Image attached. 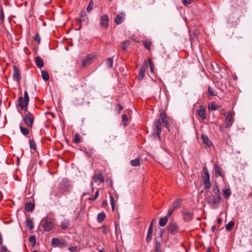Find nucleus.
Listing matches in <instances>:
<instances>
[{
	"label": "nucleus",
	"mask_w": 252,
	"mask_h": 252,
	"mask_svg": "<svg viewBox=\"0 0 252 252\" xmlns=\"http://www.w3.org/2000/svg\"><path fill=\"white\" fill-rule=\"evenodd\" d=\"M131 165L133 166H137L140 165V159L136 158L130 161Z\"/></svg>",
	"instance_id": "32"
},
{
	"label": "nucleus",
	"mask_w": 252,
	"mask_h": 252,
	"mask_svg": "<svg viewBox=\"0 0 252 252\" xmlns=\"http://www.w3.org/2000/svg\"><path fill=\"white\" fill-rule=\"evenodd\" d=\"M74 141L75 143H79L80 142V138L79 137V136L78 135V134H76L75 135H74Z\"/></svg>",
	"instance_id": "49"
},
{
	"label": "nucleus",
	"mask_w": 252,
	"mask_h": 252,
	"mask_svg": "<svg viewBox=\"0 0 252 252\" xmlns=\"http://www.w3.org/2000/svg\"><path fill=\"white\" fill-rule=\"evenodd\" d=\"M162 123L164 124V126L165 127L168 128L169 126V124L167 121L166 119H164V120L162 121Z\"/></svg>",
	"instance_id": "52"
},
{
	"label": "nucleus",
	"mask_w": 252,
	"mask_h": 252,
	"mask_svg": "<svg viewBox=\"0 0 252 252\" xmlns=\"http://www.w3.org/2000/svg\"><path fill=\"white\" fill-rule=\"evenodd\" d=\"M99 252H104L103 250H100Z\"/></svg>",
	"instance_id": "63"
},
{
	"label": "nucleus",
	"mask_w": 252,
	"mask_h": 252,
	"mask_svg": "<svg viewBox=\"0 0 252 252\" xmlns=\"http://www.w3.org/2000/svg\"><path fill=\"white\" fill-rule=\"evenodd\" d=\"M124 17V15L123 13L117 15L115 19V22L117 25H119L123 22V19Z\"/></svg>",
	"instance_id": "20"
},
{
	"label": "nucleus",
	"mask_w": 252,
	"mask_h": 252,
	"mask_svg": "<svg viewBox=\"0 0 252 252\" xmlns=\"http://www.w3.org/2000/svg\"><path fill=\"white\" fill-rule=\"evenodd\" d=\"M146 62H145L142 65V66H141L140 71L139 73V77H141V79H142L144 77V76L145 75V72H146Z\"/></svg>",
	"instance_id": "19"
},
{
	"label": "nucleus",
	"mask_w": 252,
	"mask_h": 252,
	"mask_svg": "<svg viewBox=\"0 0 252 252\" xmlns=\"http://www.w3.org/2000/svg\"><path fill=\"white\" fill-rule=\"evenodd\" d=\"M153 220H152L149 226L148 232L153 233Z\"/></svg>",
	"instance_id": "51"
},
{
	"label": "nucleus",
	"mask_w": 252,
	"mask_h": 252,
	"mask_svg": "<svg viewBox=\"0 0 252 252\" xmlns=\"http://www.w3.org/2000/svg\"><path fill=\"white\" fill-rule=\"evenodd\" d=\"M234 222L233 221H229L225 226L226 230L230 231L232 229L234 225Z\"/></svg>",
	"instance_id": "33"
},
{
	"label": "nucleus",
	"mask_w": 252,
	"mask_h": 252,
	"mask_svg": "<svg viewBox=\"0 0 252 252\" xmlns=\"http://www.w3.org/2000/svg\"><path fill=\"white\" fill-rule=\"evenodd\" d=\"M113 61L111 58L107 59L106 61V64L108 67H112L113 66Z\"/></svg>",
	"instance_id": "39"
},
{
	"label": "nucleus",
	"mask_w": 252,
	"mask_h": 252,
	"mask_svg": "<svg viewBox=\"0 0 252 252\" xmlns=\"http://www.w3.org/2000/svg\"><path fill=\"white\" fill-rule=\"evenodd\" d=\"M168 217L165 216L163 218H161L159 221V225L161 227H163L166 225L167 222Z\"/></svg>",
	"instance_id": "22"
},
{
	"label": "nucleus",
	"mask_w": 252,
	"mask_h": 252,
	"mask_svg": "<svg viewBox=\"0 0 252 252\" xmlns=\"http://www.w3.org/2000/svg\"><path fill=\"white\" fill-rule=\"evenodd\" d=\"M71 252H79L80 249L76 246H71L68 248Z\"/></svg>",
	"instance_id": "36"
},
{
	"label": "nucleus",
	"mask_w": 252,
	"mask_h": 252,
	"mask_svg": "<svg viewBox=\"0 0 252 252\" xmlns=\"http://www.w3.org/2000/svg\"><path fill=\"white\" fill-rule=\"evenodd\" d=\"M208 92L211 96H215L216 95L214 91L212 90L210 87L208 88Z\"/></svg>",
	"instance_id": "50"
},
{
	"label": "nucleus",
	"mask_w": 252,
	"mask_h": 252,
	"mask_svg": "<svg viewBox=\"0 0 252 252\" xmlns=\"http://www.w3.org/2000/svg\"><path fill=\"white\" fill-rule=\"evenodd\" d=\"M204 176H203V182L204 185L205 189H209L211 187V182L210 181V175L206 167L203 169Z\"/></svg>",
	"instance_id": "1"
},
{
	"label": "nucleus",
	"mask_w": 252,
	"mask_h": 252,
	"mask_svg": "<svg viewBox=\"0 0 252 252\" xmlns=\"http://www.w3.org/2000/svg\"><path fill=\"white\" fill-rule=\"evenodd\" d=\"M18 105L19 107L22 109H25V111H26L27 109V106L26 107L25 106L24 98L22 96H20L18 98Z\"/></svg>",
	"instance_id": "15"
},
{
	"label": "nucleus",
	"mask_w": 252,
	"mask_h": 252,
	"mask_svg": "<svg viewBox=\"0 0 252 252\" xmlns=\"http://www.w3.org/2000/svg\"><path fill=\"white\" fill-rule=\"evenodd\" d=\"M82 22H84L87 24L89 23L88 17L85 11L81 12L80 18L78 19L77 24L81 26Z\"/></svg>",
	"instance_id": "8"
},
{
	"label": "nucleus",
	"mask_w": 252,
	"mask_h": 252,
	"mask_svg": "<svg viewBox=\"0 0 252 252\" xmlns=\"http://www.w3.org/2000/svg\"><path fill=\"white\" fill-rule=\"evenodd\" d=\"M109 18L106 14L101 15L99 19V24L102 28L105 29L109 27Z\"/></svg>",
	"instance_id": "2"
},
{
	"label": "nucleus",
	"mask_w": 252,
	"mask_h": 252,
	"mask_svg": "<svg viewBox=\"0 0 252 252\" xmlns=\"http://www.w3.org/2000/svg\"><path fill=\"white\" fill-rule=\"evenodd\" d=\"M211 108L212 110H215L218 108V106L215 103H212L211 105Z\"/></svg>",
	"instance_id": "54"
},
{
	"label": "nucleus",
	"mask_w": 252,
	"mask_h": 252,
	"mask_svg": "<svg viewBox=\"0 0 252 252\" xmlns=\"http://www.w3.org/2000/svg\"><path fill=\"white\" fill-rule=\"evenodd\" d=\"M21 132L25 136H26L29 134L30 130L29 129L23 127L22 126H20Z\"/></svg>",
	"instance_id": "29"
},
{
	"label": "nucleus",
	"mask_w": 252,
	"mask_h": 252,
	"mask_svg": "<svg viewBox=\"0 0 252 252\" xmlns=\"http://www.w3.org/2000/svg\"><path fill=\"white\" fill-rule=\"evenodd\" d=\"M13 79L15 81L19 82L21 79V75L18 68L15 66H13Z\"/></svg>",
	"instance_id": "10"
},
{
	"label": "nucleus",
	"mask_w": 252,
	"mask_h": 252,
	"mask_svg": "<svg viewBox=\"0 0 252 252\" xmlns=\"http://www.w3.org/2000/svg\"><path fill=\"white\" fill-rule=\"evenodd\" d=\"M2 243V239L0 238V245Z\"/></svg>",
	"instance_id": "62"
},
{
	"label": "nucleus",
	"mask_w": 252,
	"mask_h": 252,
	"mask_svg": "<svg viewBox=\"0 0 252 252\" xmlns=\"http://www.w3.org/2000/svg\"><path fill=\"white\" fill-rule=\"evenodd\" d=\"M93 5H94V2L92 0H91L90 1L89 5L88 6V7L87 8V11L88 12H90L93 9Z\"/></svg>",
	"instance_id": "38"
},
{
	"label": "nucleus",
	"mask_w": 252,
	"mask_h": 252,
	"mask_svg": "<svg viewBox=\"0 0 252 252\" xmlns=\"http://www.w3.org/2000/svg\"><path fill=\"white\" fill-rule=\"evenodd\" d=\"M41 223L43 229L45 231H49L53 228L54 225L53 222L46 219H43L42 220Z\"/></svg>",
	"instance_id": "4"
},
{
	"label": "nucleus",
	"mask_w": 252,
	"mask_h": 252,
	"mask_svg": "<svg viewBox=\"0 0 252 252\" xmlns=\"http://www.w3.org/2000/svg\"><path fill=\"white\" fill-rule=\"evenodd\" d=\"M155 251H156V252H160V241H158L156 238H155Z\"/></svg>",
	"instance_id": "25"
},
{
	"label": "nucleus",
	"mask_w": 252,
	"mask_h": 252,
	"mask_svg": "<svg viewBox=\"0 0 252 252\" xmlns=\"http://www.w3.org/2000/svg\"><path fill=\"white\" fill-rule=\"evenodd\" d=\"M102 232L103 233L106 234L107 233V231L105 228L103 229Z\"/></svg>",
	"instance_id": "61"
},
{
	"label": "nucleus",
	"mask_w": 252,
	"mask_h": 252,
	"mask_svg": "<svg viewBox=\"0 0 252 252\" xmlns=\"http://www.w3.org/2000/svg\"><path fill=\"white\" fill-rule=\"evenodd\" d=\"M34 40L35 41H36L37 42H38V43H40V36L39 34H37L34 38Z\"/></svg>",
	"instance_id": "53"
},
{
	"label": "nucleus",
	"mask_w": 252,
	"mask_h": 252,
	"mask_svg": "<svg viewBox=\"0 0 252 252\" xmlns=\"http://www.w3.org/2000/svg\"><path fill=\"white\" fill-rule=\"evenodd\" d=\"M7 250L5 246H2L1 248V252H6Z\"/></svg>",
	"instance_id": "57"
},
{
	"label": "nucleus",
	"mask_w": 252,
	"mask_h": 252,
	"mask_svg": "<svg viewBox=\"0 0 252 252\" xmlns=\"http://www.w3.org/2000/svg\"><path fill=\"white\" fill-rule=\"evenodd\" d=\"M216 229V226L215 225L212 226V227L211 228V230L212 231H215Z\"/></svg>",
	"instance_id": "58"
},
{
	"label": "nucleus",
	"mask_w": 252,
	"mask_h": 252,
	"mask_svg": "<svg viewBox=\"0 0 252 252\" xmlns=\"http://www.w3.org/2000/svg\"><path fill=\"white\" fill-rule=\"evenodd\" d=\"M35 61L37 66L41 68L44 65L43 60L39 56H37L35 58Z\"/></svg>",
	"instance_id": "18"
},
{
	"label": "nucleus",
	"mask_w": 252,
	"mask_h": 252,
	"mask_svg": "<svg viewBox=\"0 0 252 252\" xmlns=\"http://www.w3.org/2000/svg\"><path fill=\"white\" fill-rule=\"evenodd\" d=\"M162 233H163V231H162V230H161L160 231V232L159 234L160 238H161V237H162Z\"/></svg>",
	"instance_id": "59"
},
{
	"label": "nucleus",
	"mask_w": 252,
	"mask_h": 252,
	"mask_svg": "<svg viewBox=\"0 0 252 252\" xmlns=\"http://www.w3.org/2000/svg\"><path fill=\"white\" fill-rule=\"evenodd\" d=\"M144 46H145V48H146L148 50H150V46H151V42H150L149 41L146 40V41H144Z\"/></svg>",
	"instance_id": "47"
},
{
	"label": "nucleus",
	"mask_w": 252,
	"mask_h": 252,
	"mask_svg": "<svg viewBox=\"0 0 252 252\" xmlns=\"http://www.w3.org/2000/svg\"><path fill=\"white\" fill-rule=\"evenodd\" d=\"M33 119L34 118L32 114L29 112H28L27 113L24 115L23 120L25 123L28 126H32L33 123Z\"/></svg>",
	"instance_id": "5"
},
{
	"label": "nucleus",
	"mask_w": 252,
	"mask_h": 252,
	"mask_svg": "<svg viewBox=\"0 0 252 252\" xmlns=\"http://www.w3.org/2000/svg\"><path fill=\"white\" fill-rule=\"evenodd\" d=\"M94 57V55L92 54L88 55L85 59L82 60L81 65L85 66L90 65L92 63Z\"/></svg>",
	"instance_id": "9"
},
{
	"label": "nucleus",
	"mask_w": 252,
	"mask_h": 252,
	"mask_svg": "<svg viewBox=\"0 0 252 252\" xmlns=\"http://www.w3.org/2000/svg\"><path fill=\"white\" fill-rule=\"evenodd\" d=\"M182 214L184 216L185 220L186 221H189L193 218V214L191 212H187V211H183Z\"/></svg>",
	"instance_id": "13"
},
{
	"label": "nucleus",
	"mask_w": 252,
	"mask_h": 252,
	"mask_svg": "<svg viewBox=\"0 0 252 252\" xmlns=\"http://www.w3.org/2000/svg\"><path fill=\"white\" fill-rule=\"evenodd\" d=\"M160 116L162 121L164 120V119H166V115L163 112H162L160 113Z\"/></svg>",
	"instance_id": "55"
},
{
	"label": "nucleus",
	"mask_w": 252,
	"mask_h": 252,
	"mask_svg": "<svg viewBox=\"0 0 252 252\" xmlns=\"http://www.w3.org/2000/svg\"><path fill=\"white\" fill-rule=\"evenodd\" d=\"M30 148L32 150H35L36 149V144L33 141V140H30Z\"/></svg>",
	"instance_id": "40"
},
{
	"label": "nucleus",
	"mask_w": 252,
	"mask_h": 252,
	"mask_svg": "<svg viewBox=\"0 0 252 252\" xmlns=\"http://www.w3.org/2000/svg\"><path fill=\"white\" fill-rule=\"evenodd\" d=\"M179 230L178 225L175 222L170 223L168 225V231L172 235L176 234Z\"/></svg>",
	"instance_id": "6"
},
{
	"label": "nucleus",
	"mask_w": 252,
	"mask_h": 252,
	"mask_svg": "<svg viewBox=\"0 0 252 252\" xmlns=\"http://www.w3.org/2000/svg\"><path fill=\"white\" fill-rule=\"evenodd\" d=\"M105 218V214L104 212L99 213L97 217V220L98 222L100 223L104 221Z\"/></svg>",
	"instance_id": "23"
},
{
	"label": "nucleus",
	"mask_w": 252,
	"mask_h": 252,
	"mask_svg": "<svg viewBox=\"0 0 252 252\" xmlns=\"http://www.w3.org/2000/svg\"><path fill=\"white\" fill-rule=\"evenodd\" d=\"M155 126L157 129V135L158 138L160 137L161 133V122L160 120H157L155 122Z\"/></svg>",
	"instance_id": "14"
},
{
	"label": "nucleus",
	"mask_w": 252,
	"mask_h": 252,
	"mask_svg": "<svg viewBox=\"0 0 252 252\" xmlns=\"http://www.w3.org/2000/svg\"><path fill=\"white\" fill-rule=\"evenodd\" d=\"M122 119L123 122H125L128 120L127 116L126 114L122 115Z\"/></svg>",
	"instance_id": "56"
},
{
	"label": "nucleus",
	"mask_w": 252,
	"mask_h": 252,
	"mask_svg": "<svg viewBox=\"0 0 252 252\" xmlns=\"http://www.w3.org/2000/svg\"><path fill=\"white\" fill-rule=\"evenodd\" d=\"M205 111V108L203 106H201L199 109L198 110V115L202 120H205L206 118Z\"/></svg>",
	"instance_id": "11"
},
{
	"label": "nucleus",
	"mask_w": 252,
	"mask_h": 252,
	"mask_svg": "<svg viewBox=\"0 0 252 252\" xmlns=\"http://www.w3.org/2000/svg\"><path fill=\"white\" fill-rule=\"evenodd\" d=\"M130 44V42L129 40H126L122 42V48L124 51H125L127 49L128 45Z\"/></svg>",
	"instance_id": "34"
},
{
	"label": "nucleus",
	"mask_w": 252,
	"mask_h": 252,
	"mask_svg": "<svg viewBox=\"0 0 252 252\" xmlns=\"http://www.w3.org/2000/svg\"><path fill=\"white\" fill-rule=\"evenodd\" d=\"M215 171L216 176H221V169L220 167L218 166L217 165L215 166Z\"/></svg>",
	"instance_id": "31"
},
{
	"label": "nucleus",
	"mask_w": 252,
	"mask_h": 252,
	"mask_svg": "<svg viewBox=\"0 0 252 252\" xmlns=\"http://www.w3.org/2000/svg\"><path fill=\"white\" fill-rule=\"evenodd\" d=\"M201 138L203 140L204 144L209 147H210L212 145V142L210 141L207 136L202 134Z\"/></svg>",
	"instance_id": "16"
},
{
	"label": "nucleus",
	"mask_w": 252,
	"mask_h": 252,
	"mask_svg": "<svg viewBox=\"0 0 252 252\" xmlns=\"http://www.w3.org/2000/svg\"><path fill=\"white\" fill-rule=\"evenodd\" d=\"M69 225V220H64L61 223V227L62 229L65 230L66 229Z\"/></svg>",
	"instance_id": "27"
},
{
	"label": "nucleus",
	"mask_w": 252,
	"mask_h": 252,
	"mask_svg": "<svg viewBox=\"0 0 252 252\" xmlns=\"http://www.w3.org/2000/svg\"><path fill=\"white\" fill-rule=\"evenodd\" d=\"M24 102L25 103V106L26 107L28 105V104L29 101V95H28V94L27 91H25L24 92Z\"/></svg>",
	"instance_id": "35"
},
{
	"label": "nucleus",
	"mask_w": 252,
	"mask_h": 252,
	"mask_svg": "<svg viewBox=\"0 0 252 252\" xmlns=\"http://www.w3.org/2000/svg\"><path fill=\"white\" fill-rule=\"evenodd\" d=\"M223 195L226 198H229L231 195V190L230 189H226L222 190Z\"/></svg>",
	"instance_id": "28"
},
{
	"label": "nucleus",
	"mask_w": 252,
	"mask_h": 252,
	"mask_svg": "<svg viewBox=\"0 0 252 252\" xmlns=\"http://www.w3.org/2000/svg\"><path fill=\"white\" fill-rule=\"evenodd\" d=\"M172 207L175 209L180 208L181 207V200L180 199H177L175 200L173 202Z\"/></svg>",
	"instance_id": "21"
},
{
	"label": "nucleus",
	"mask_w": 252,
	"mask_h": 252,
	"mask_svg": "<svg viewBox=\"0 0 252 252\" xmlns=\"http://www.w3.org/2000/svg\"><path fill=\"white\" fill-rule=\"evenodd\" d=\"M98 195H99V191H98V190H97L95 193L94 196H93V197H90L89 198V199L90 200L94 201L97 198Z\"/></svg>",
	"instance_id": "45"
},
{
	"label": "nucleus",
	"mask_w": 252,
	"mask_h": 252,
	"mask_svg": "<svg viewBox=\"0 0 252 252\" xmlns=\"http://www.w3.org/2000/svg\"><path fill=\"white\" fill-rule=\"evenodd\" d=\"M41 75H42L43 79L45 81H48L49 80V73L47 71H44V70L41 71Z\"/></svg>",
	"instance_id": "30"
},
{
	"label": "nucleus",
	"mask_w": 252,
	"mask_h": 252,
	"mask_svg": "<svg viewBox=\"0 0 252 252\" xmlns=\"http://www.w3.org/2000/svg\"><path fill=\"white\" fill-rule=\"evenodd\" d=\"M233 123V120L232 119V116L231 114H228L225 120L224 125L226 127H230L231 126Z\"/></svg>",
	"instance_id": "12"
},
{
	"label": "nucleus",
	"mask_w": 252,
	"mask_h": 252,
	"mask_svg": "<svg viewBox=\"0 0 252 252\" xmlns=\"http://www.w3.org/2000/svg\"><path fill=\"white\" fill-rule=\"evenodd\" d=\"M220 195L215 196L214 195H209L206 198V201L208 203L211 204H217L220 202Z\"/></svg>",
	"instance_id": "3"
},
{
	"label": "nucleus",
	"mask_w": 252,
	"mask_h": 252,
	"mask_svg": "<svg viewBox=\"0 0 252 252\" xmlns=\"http://www.w3.org/2000/svg\"><path fill=\"white\" fill-rule=\"evenodd\" d=\"M32 252H37L36 251H35V250H34Z\"/></svg>",
	"instance_id": "64"
},
{
	"label": "nucleus",
	"mask_w": 252,
	"mask_h": 252,
	"mask_svg": "<svg viewBox=\"0 0 252 252\" xmlns=\"http://www.w3.org/2000/svg\"><path fill=\"white\" fill-rule=\"evenodd\" d=\"M213 192L217 196L220 195V189H218L217 186H216L213 187Z\"/></svg>",
	"instance_id": "37"
},
{
	"label": "nucleus",
	"mask_w": 252,
	"mask_h": 252,
	"mask_svg": "<svg viewBox=\"0 0 252 252\" xmlns=\"http://www.w3.org/2000/svg\"><path fill=\"white\" fill-rule=\"evenodd\" d=\"M222 222V220L220 218H219L218 220H217V222L218 223H220L221 222Z\"/></svg>",
	"instance_id": "60"
},
{
	"label": "nucleus",
	"mask_w": 252,
	"mask_h": 252,
	"mask_svg": "<svg viewBox=\"0 0 252 252\" xmlns=\"http://www.w3.org/2000/svg\"><path fill=\"white\" fill-rule=\"evenodd\" d=\"M94 180L95 182L99 181L100 183H103L104 182V179L103 175L101 173L95 174L94 177Z\"/></svg>",
	"instance_id": "17"
},
{
	"label": "nucleus",
	"mask_w": 252,
	"mask_h": 252,
	"mask_svg": "<svg viewBox=\"0 0 252 252\" xmlns=\"http://www.w3.org/2000/svg\"><path fill=\"white\" fill-rule=\"evenodd\" d=\"M34 206L31 202L27 203L25 205V209L28 211H32L33 210Z\"/></svg>",
	"instance_id": "26"
},
{
	"label": "nucleus",
	"mask_w": 252,
	"mask_h": 252,
	"mask_svg": "<svg viewBox=\"0 0 252 252\" xmlns=\"http://www.w3.org/2000/svg\"><path fill=\"white\" fill-rule=\"evenodd\" d=\"M152 233L150 232H148L147 238H146V242L147 243H150L152 239Z\"/></svg>",
	"instance_id": "43"
},
{
	"label": "nucleus",
	"mask_w": 252,
	"mask_h": 252,
	"mask_svg": "<svg viewBox=\"0 0 252 252\" xmlns=\"http://www.w3.org/2000/svg\"><path fill=\"white\" fill-rule=\"evenodd\" d=\"M52 244L55 246L61 248H63L67 246L66 242L56 238H54L52 239Z\"/></svg>",
	"instance_id": "7"
},
{
	"label": "nucleus",
	"mask_w": 252,
	"mask_h": 252,
	"mask_svg": "<svg viewBox=\"0 0 252 252\" xmlns=\"http://www.w3.org/2000/svg\"><path fill=\"white\" fill-rule=\"evenodd\" d=\"M29 241L34 245L36 243V239L33 236H31L29 239Z\"/></svg>",
	"instance_id": "48"
},
{
	"label": "nucleus",
	"mask_w": 252,
	"mask_h": 252,
	"mask_svg": "<svg viewBox=\"0 0 252 252\" xmlns=\"http://www.w3.org/2000/svg\"><path fill=\"white\" fill-rule=\"evenodd\" d=\"M149 66H150V71L152 73H153L154 71V65L151 59L149 60Z\"/></svg>",
	"instance_id": "44"
},
{
	"label": "nucleus",
	"mask_w": 252,
	"mask_h": 252,
	"mask_svg": "<svg viewBox=\"0 0 252 252\" xmlns=\"http://www.w3.org/2000/svg\"><path fill=\"white\" fill-rule=\"evenodd\" d=\"M182 1L184 5L188 6L192 3L193 0H182Z\"/></svg>",
	"instance_id": "42"
},
{
	"label": "nucleus",
	"mask_w": 252,
	"mask_h": 252,
	"mask_svg": "<svg viewBox=\"0 0 252 252\" xmlns=\"http://www.w3.org/2000/svg\"><path fill=\"white\" fill-rule=\"evenodd\" d=\"M26 224L27 226L30 229H32L33 228V222L32 220L30 218L28 217L27 218L26 220Z\"/></svg>",
	"instance_id": "24"
},
{
	"label": "nucleus",
	"mask_w": 252,
	"mask_h": 252,
	"mask_svg": "<svg viewBox=\"0 0 252 252\" xmlns=\"http://www.w3.org/2000/svg\"><path fill=\"white\" fill-rule=\"evenodd\" d=\"M175 209H174L172 207H169L168 210V213L166 216L168 217V218L171 215V214L174 212Z\"/></svg>",
	"instance_id": "46"
},
{
	"label": "nucleus",
	"mask_w": 252,
	"mask_h": 252,
	"mask_svg": "<svg viewBox=\"0 0 252 252\" xmlns=\"http://www.w3.org/2000/svg\"><path fill=\"white\" fill-rule=\"evenodd\" d=\"M110 202H111V205L112 206V210L113 211L114 210L115 207V199L114 197L112 195H110Z\"/></svg>",
	"instance_id": "41"
}]
</instances>
